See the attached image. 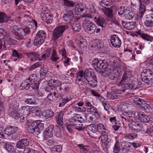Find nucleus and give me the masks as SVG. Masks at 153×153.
<instances>
[{
	"label": "nucleus",
	"mask_w": 153,
	"mask_h": 153,
	"mask_svg": "<svg viewBox=\"0 0 153 153\" xmlns=\"http://www.w3.org/2000/svg\"><path fill=\"white\" fill-rule=\"evenodd\" d=\"M28 25V26L27 25L23 29L20 28L16 25H13L12 26L11 31L16 39L20 40L22 39L24 36L30 33L32 30V26L31 24H29Z\"/></svg>",
	"instance_id": "f257e3e1"
},
{
	"label": "nucleus",
	"mask_w": 153,
	"mask_h": 153,
	"mask_svg": "<svg viewBox=\"0 0 153 153\" xmlns=\"http://www.w3.org/2000/svg\"><path fill=\"white\" fill-rule=\"evenodd\" d=\"M84 78L88 82V84L92 87L97 85V78L92 69H86L84 72Z\"/></svg>",
	"instance_id": "f03ea898"
},
{
	"label": "nucleus",
	"mask_w": 153,
	"mask_h": 153,
	"mask_svg": "<svg viewBox=\"0 0 153 153\" xmlns=\"http://www.w3.org/2000/svg\"><path fill=\"white\" fill-rule=\"evenodd\" d=\"M92 65L95 67V69L97 71V68L103 70L105 71H107L108 73H111V69L108 68V62L105 60L99 59L98 58L94 59L92 61Z\"/></svg>",
	"instance_id": "7ed1b4c3"
},
{
	"label": "nucleus",
	"mask_w": 153,
	"mask_h": 153,
	"mask_svg": "<svg viewBox=\"0 0 153 153\" xmlns=\"http://www.w3.org/2000/svg\"><path fill=\"white\" fill-rule=\"evenodd\" d=\"M82 27L85 31L89 34L94 33L96 29L95 25L91 21L87 19H85L83 21Z\"/></svg>",
	"instance_id": "20e7f679"
},
{
	"label": "nucleus",
	"mask_w": 153,
	"mask_h": 153,
	"mask_svg": "<svg viewBox=\"0 0 153 153\" xmlns=\"http://www.w3.org/2000/svg\"><path fill=\"white\" fill-rule=\"evenodd\" d=\"M46 36V33L44 30L39 31L36 33L34 41V45L37 46L42 44L44 42Z\"/></svg>",
	"instance_id": "39448f33"
},
{
	"label": "nucleus",
	"mask_w": 153,
	"mask_h": 153,
	"mask_svg": "<svg viewBox=\"0 0 153 153\" xmlns=\"http://www.w3.org/2000/svg\"><path fill=\"white\" fill-rule=\"evenodd\" d=\"M132 118L128 124L129 128L132 130H138L139 131L141 130L143 127L142 124L140 122L135 121L137 118L136 113Z\"/></svg>",
	"instance_id": "423d86ee"
},
{
	"label": "nucleus",
	"mask_w": 153,
	"mask_h": 153,
	"mask_svg": "<svg viewBox=\"0 0 153 153\" xmlns=\"http://www.w3.org/2000/svg\"><path fill=\"white\" fill-rule=\"evenodd\" d=\"M68 28L67 25L59 26L54 29L53 34L54 40L57 39L61 36L64 31Z\"/></svg>",
	"instance_id": "0eeeda50"
},
{
	"label": "nucleus",
	"mask_w": 153,
	"mask_h": 153,
	"mask_svg": "<svg viewBox=\"0 0 153 153\" xmlns=\"http://www.w3.org/2000/svg\"><path fill=\"white\" fill-rule=\"evenodd\" d=\"M54 126L53 124H50L44 131L43 137L44 140L47 138L51 137L53 135V131L54 130Z\"/></svg>",
	"instance_id": "6e6552de"
},
{
	"label": "nucleus",
	"mask_w": 153,
	"mask_h": 153,
	"mask_svg": "<svg viewBox=\"0 0 153 153\" xmlns=\"http://www.w3.org/2000/svg\"><path fill=\"white\" fill-rule=\"evenodd\" d=\"M110 40L112 45L115 48H120L122 43L121 41L117 35H112Z\"/></svg>",
	"instance_id": "1a4fd4ad"
},
{
	"label": "nucleus",
	"mask_w": 153,
	"mask_h": 153,
	"mask_svg": "<svg viewBox=\"0 0 153 153\" xmlns=\"http://www.w3.org/2000/svg\"><path fill=\"white\" fill-rule=\"evenodd\" d=\"M103 46L102 40L96 39L93 41L92 44L91 46L90 49L94 51H97L102 48Z\"/></svg>",
	"instance_id": "9d476101"
},
{
	"label": "nucleus",
	"mask_w": 153,
	"mask_h": 153,
	"mask_svg": "<svg viewBox=\"0 0 153 153\" xmlns=\"http://www.w3.org/2000/svg\"><path fill=\"white\" fill-rule=\"evenodd\" d=\"M29 140L26 138H24L19 140L16 144L17 148L19 149H24L26 148V147L29 145Z\"/></svg>",
	"instance_id": "9b49d317"
},
{
	"label": "nucleus",
	"mask_w": 153,
	"mask_h": 153,
	"mask_svg": "<svg viewBox=\"0 0 153 153\" xmlns=\"http://www.w3.org/2000/svg\"><path fill=\"white\" fill-rule=\"evenodd\" d=\"M64 21L67 23H71L74 18V14L73 11L68 10L67 11L66 13H64L62 16Z\"/></svg>",
	"instance_id": "f8f14e48"
},
{
	"label": "nucleus",
	"mask_w": 153,
	"mask_h": 153,
	"mask_svg": "<svg viewBox=\"0 0 153 153\" xmlns=\"http://www.w3.org/2000/svg\"><path fill=\"white\" fill-rule=\"evenodd\" d=\"M88 128L92 132L88 133L90 136L95 139L98 138L99 137L97 135V134L96 133L97 131V126L94 124H92L88 126Z\"/></svg>",
	"instance_id": "ddd939ff"
},
{
	"label": "nucleus",
	"mask_w": 153,
	"mask_h": 153,
	"mask_svg": "<svg viewBox=\"0 0 153 153\" xmlns=\"http://www.w3.org/2000/svg\"><path fill=\"white\" fill-rule=\"evenodd\" d=\"M42 20L47 24H50L53 22V17L49 13L45 11L42 14H41Z\"/></svg>",
	"instance_id": "4468645a"
},
{
	"label": "nucleus",
	"mask_w": 153,
	"mask_h": 153,
	"mask_svg": "<svg viewBox=\"0 0 153 153\" xmlns=\"http://www.w3.org/2000/svg\"><path fill=\"white\" fill-rule=\"evenodd\" d=\"M140 107L143 111L146 113H150L152 111V108L149 104L147 103L144 100L142 101Z\"/></svg>",
	"instance_id": "2eb2a0df"
},
{
	"label": "nucleus",
	"mask_w": 153,
	"mask_h": 153,
	"mask_svg": "<svg viewBox=\"0 0 153 153\" xmlns=\"http://www.w3.org/2000/svg\"><path fill=\"white\" fill-rule=\"evenodd\" d=\"M48 86L50 88V89H53L61 85V83L59 81L53 79L49 80L48 82Z\"/></svg>",
	"instance_id": "dca6fc26"
},
{
	"label": "nucleus",
	"mask_w": 153,
	"mask_h": 153,
	"mask_svg": "<svg viewBox=\"0 0 153 153\" xmlns=\"http://www.w3.org/2000/svg\"><path fill=\"white\" fill-rule=\"evenodd\" d=\"M69 122V123L71 124L73 126H76L78 127L76 128V129L79 130L81 131L82 126V124L81 123L79 122L77 119L75 118L70 119L68 121Z\"/></svg>",
	"instance_id": "f3484780"
},
{
	"label": "nucleus",
	"mask_w": 153,
	"mask_h": 153,
	"mask_svg": "<svg viewBox=\"0 0 153 153\" xmlns=\"http://www.w3.org/2000/svg\"><path fill=\"white\" fill-rule=\"evenodd\" d=\"M135 112L131 111L128 112H126L123 114L124 116H121L122 120L124 121V120L126 122H130L131 121L132 118H133V116L135 115Z\"/></svg>",
	"instance_id": "a211bd4d"
},
{
	"label": "nucleus",
	"mask_w": 153,
	"mask_h": 153,
	"mask_svg": "<svg viewBox=\"0 0 153 153\" xmlns=\"http://www.w3.org/2000/svg\"><path fill=\"white\" fill-rule=\"evenodd\" d=\"M30 112V108L29 106L21 107L18 110L19 114L20 115H27Z\"/></svg>",
	"instance_id": "6ab92c4d"
},
{
	"label": "nucleus",
	"mask_w": 153,
	"mask_h": 153,
	"mask_svg": "<svg viewBox=\"0 0 153 153\" xmlns=\"http://www.w3.org/2000/svg\"><path fill=\"white\" fill-rule=\"evenodd\" d=\"M19 128L16 126H8L4 130L5 134L10 136L16 131Z\"/></svg>",
	"instance_id": "aec40b11"
},
{
	"label": "nucleus",
	"mask_w": 153,
	"mask_h": 153,
	"mask_svg": "<svg viewBox=\"0 0 153 153\" xmlns=\"http://www.w3.org/2000/svg\"><path fill=\"white\" fill-rule=\"evenodd\" d=\"M26 55L28 57L31 58L30 61H33V59L35 61L38 60L39 61L42 60V59H41V58H40L39 54L37 52H30L27 53L26 54Z\"/></svg>",
	"instance_id": "412c9836"
},
{
	"label": "nucleus",
	"mask_w": 153,
	"mask_h": 153,
	"mask_svg": "<svg viewBox=\"0 0 153 153\" xmlns=\"http://www.w3.org/2000/svg\"><path fill=\"white\" fill-rule=\"evenodd\" d=\"M47 96L48 99L50 101H54L57 100L58 98L59 95L58 94V91L50 92Z\"/></svg>",
	"instance_id": "4be33fe9"
},
{
	"label": "nucleus",
	"mask_w": 153,
	"mask_h": 153,
	"mask_svg": "<svg viewBox=\"0 0 153 153\" xmlns=\"http://www.w3.org/2000/svg\"><path fill=\"white\" fill-rule=\"evenodd\" d=\"M86 9V4L84 3H78L75 5V11L78 14L80 12H82L84 10L85 11Z\"/></svg>",
	"instance_id": "5701e85b"
},
{
	"label": "nucleus",
	"mask_w": 153,
	"mask_h": 153,
	"mask_svg": "<svg viewBox=\"0 0 153 153\" xmlns=\"http://www.w3.org/2000/svg\"><path fill=\"white\" fill-rule=\"evenodd\" d=\"M136 33L137 34L141 36V37L145 40H147V41H150L151 42L153 40L152 37V36H150L145 33L144 32L141 30H140L136 31Z\"/></svg>",
	"instance_id": "b1692460"
},
{
	"label": "nucleus",
	"mask_w": 153,
	"mask_h": 153,
	"mask_svg": "<svg viewBox=\"0 0 153 153\" xmlns=\"http://www.w3.org/2000/svg\"><path fill=\"white\" fill-rule=\"evenodd\" d=\"M97 23L102 27H105L107 25L105 19L102 16H99L98 18L95 17L94 18Z\"/></svg>",
	"instance_id": "393cba45"
},
{
	"label": "nucleus",
	"mask_w": 153,
	"mask_h": 153,
	"mask_svg": "<svg viewBox=\"0 0 153 153\" xmlns=\"http://www.w3.org/2000/svg\"><path fill=\"white\" fill-rule=\"evenodd\" d=\"M136 115H138L139 120L143 123H148L150 121L149 117L143 114L139 113L138 114L137 112L136 113Z\"/></svg>",
	"instance_id": "a878e982"
},
{
	"label": "nucleus",
	"mask_w": 153,
	"mask_h": 153,
	"mask_svg": "<svg viewBox=\"0 0 153 153\" xmlns=\"http://www.w3.org/2000/svg\"><path fill=\"white\" fill-rule=\"evenodd\" d=\"M34 95H31L29 97L24 100V102L28 105H36L37 104Z\"/></svg>",
	"instance_id": "bb28decb"
},
{
	"label": "nucleus",
	"mask_w": 153,
	"mask_h": 153,
	"mask_svg": "<svg viewBox=\"0 0 153 153\" xmlns=\"http://www.w3.org/2000/svg\"><path fill=\"white\" fill-rule=\"evenodd\" d=\"M102 148L105 152L108 151V148L109 147L111 143V140L108 138L101 140Z\"/></svg>",
	"instance_id": "cd10ccee"
},
{
	"label": "nucleus",
	"mask_w": 153,
	"mask_h": 153,
	"mask_svg": "<svg viewBox=\"0 0 153 153\" xmlns=\"http://www.w3.org/2000/svg\"><path fill=\"white\" fill-rule=\"evenodd\" d=\"M1 145L9 152H12L13 149V146L10 143L2 142L1 143Z\"/></svg>",
	"instance_id": "c85d7f7f"
},
{
	"label": "nucleus",
	"mask_w": 153,
	"mask_h": 153,
	"mask_svg": "<svg viewBox=\"0 0 153 153\" xmlns=\"http://www.w3.org/2000/svg\"><path fill=\"white\" fill-rule=\"evenodd\" d=\"M102 11L104 14L108 17L113 19L114 16L113 14V10L111 8L105 7L102 9Z\"/></svg>",
	"instance_id": "c756f323"
},
{
	"label": "nucleus",
	"mask_w": 153,
	"mask_h": 153,
	"mask_svg": "<svg viewBox=\"0 0 153 153\" xmlns=\"http://www.w3.org/2000/svg\"><path fill=\"white\" fill-rule=\"evenodd\" d=\"M30 111L33 113H35L39 117H41L42 111L41 110V108L39 106H32Z\"/></svg>",
	"instance_id": "7c9ffc66"
},
{
	"label": "nucleus",
	"mask_w": 153,
	"mask_h": 153,
	"mask_svg": "<svg viewBox=\"0 0 153 153\" xmlns=\"http://www.w3.org/2000/svg\"><path fill=\"white\" fill-rule=\"evenodd\" d=\"M54 113L51 109L46 110L43 112H42L41 116L45 117L46 118L51 117L53 115Z\"/></svg>",
	"instance_id": "2f4dec72"
},
{
	"label": "nucleus",
	"mask_w": 153,
	"mask_h": 153,
	"mask_svg": "<svg viewBox=\"0 0 153 153\" xmlns=\"http://www.w3.org/2000/svg\"><path fill=\"white\" fill-rule=\"evenodd\" d=\"M37 126L36 128V132L39 135L44 128V124L42 123L41 120H37Z\"/></svg>",
	"instance_id": "473e14b6"
},
{
	"label": "nucleus",
	"mask_w": 153,
	"mask_h": 153,
	"mask_svg": "<svg viewBox=\"0 0 153 153\" xmlns=\"http://www.w3.org/2000/svg\"><path fill=\"white\" fill-rule=\"evenodd\" d=\"M10 19V17L7 15L4 12H0V22L3 23L6 22Z\"/></svg>",
	"instance_id": "72a5a7b5"
},
{
	"label": "nucleus",
	"mask_w": 153,
	"mask_h": 153,
	"mask_svg": "<svg viewBox=\"0 0 153 153\" xmlns=\"http://www.w3.org/2000/svg\"><path fill=\"white\" fill-rule=\"evenodd\" d=\"M27 79L23 81L21 83L20 86V87H22L21 89L23 90L26 89L27 90L30 87V83L29 82H27Z\"/></svg>",
	"instance_id": "f704fd0d"
},
{
	"label": "nucleus",
	"mask_w": 153,
	"mask_h": 153,
	"mask_svg": "<svg viewBox=\"0 0 153 153\" xmlns=\"http://www.w3.org/2000/svg\"><path fill=\"white\" fill-rule=\"evenodd\" d=\"M9 114L10 116L16 119H18L19 118V116L20 115L19 114V113H18L17 110L13 109L11 111H9Z\"/></svg>",
	"instance_id": "c9c22d12"
},
{
	"label": "nucleus",
	"mask_w": 153,
	"mask_h": 153,
	"mask_svg": "<svg viewBox=\"0 0 153 153\" xmlns=\"http://www.w3.org/2000/svg\"><path fill=\"white\" fill-rule=\"evenodd\" d=\"M62 150V145H57L52 148L51 151L52 153H59Z\"/></svg>",
	"instance_id": "e433bc0d"
},
{
	"label": "nucleus",
	"mask_w": 153,
	"mask_h": 153,
	"mask_svg": "<svg viewBox=\"0 0 153 153\" xmlns=\"http://www.w3.org/2000/svg\"><path fill=\"white\" fill-rule=\"evenodd\" d=\"M42 65L41 62H37L32 65L30 67L27 68V69L29 71H32L34 69L38 68Z\"/></svg>",
	"instance_id": "4c0bfd02"
},
{
	"label": "nucleus",
	"mask_w": 153,
	"mask_h": 153,
	"mask_svg": "<svg viewBox=\"0 0 153 153\" xmlns=\"http://www.w3.org/2000/svg\"><path fill=\"white\" fill-rule=\"evenodd\" d=\"M59 59V57L57 56L56 50L53 49L52 51L51 57L50 59L53 62H56Z\"/></svg>",
	"instance_id": "58836bf2"
},
{
	"label": "nucleus",
	"mask_w": 153,
	"mask_h": 153,
	"mask_svg": "<svg viewBox=\"0 0 153 153\" xmlns=\"http://www.w3.org/2000/svg\"><path fill=\"white\" fill-rule=\"evenodd\" d=\"M100 5L104 7L105 6H109L111 4L112 1L111 0H101L99 2Z\"/></svg>",
	"instance_id": "ea45409f"
},
{
	"label": "nucleus",
	"mask_w": 153,
	"mask_h": 153,
	"mask_svg": "<svg viewBox=\"0 0 153 153\" xmlns=\"http://www.w3.org/2000/svg\"><path fill=\"white\" fill-rule=\"evenodd\" d=\"M87 111L88 112L93 113L98 117L100 116L99 113L97 111V108L93 105L92 107H90V108H88Z\"/></svg>",
	"instance_id": "a19ab883"
},
{
	"label": "nucleus",
	"mask_w": 153,
	"mask_h": 153,
	"mask_svg": "<svg viewBox=\"0 0 153 153\" xmlns=\"http://www.w3.org/2000/svg\"><path fill=\"white\" fill-rule=\"evenodd\" d=\"M130 80L129 78L125 76H123L120 81V83L122 84L125 87L126 84L129 83V82Z\"/></svg>",
	"instance_id": "79ce46f5"
},
{
	"label": "nucleus",
	"mask_w": 153,
	"mask_h": 153,
	"mask_svg": "<svg viewBox=\"0 0 153 153\" xmlns=\"http://www.w3.org/2000/svg\"><path fill=\"white\" fill-rule=\"evenodd\" d=\"M63 4L64 6L68 7H73L75 5V3L73 1H69L68 0H63Z\"/></svg>",
	"instance_id": "37998d69"
},
{
	"label": "nucleus",
	"mask_w": 153,
	"mask_h": 153,
	"mask_svg": "<svg viewBox=\"0 0 153 153\" xmlns=\"http://www.w3.org/2000/svg\"><path fill=\"white\" fill-rule=\"evenodd\" d=\"M69 101L68 97H65L63 98H62L61 100L60 101L59 103L58 106L60 107H62L64 106L65 104Z\"/></svg>",
	"instance_id": "c03bdc74"
},
{
	"label": "nucleus",
	"mask_w": 153,
	"mask_h": 153,
	"mask_svg": "<svg viewBox=\"0 0 153 153\" xmlns=\"http://www.w3.org/2000/svg\"><path fill=\"white\" fill-rule=\"evenodd\" d=\"M12 55L13 56L16 57L19 59H20L22 57V54L20 53L19 51H18L15 49L12 51Z\"/></svg>",
	"instance_id": "a18cd8bd"
},
{
	"label": "nucleus",
	"mask_w": 153,
	"mask_h": 153,
	"mask_svg": "<svg viewBox=\"0 0 153 153\" xmlns=\"http://www.w3.org/2000/svg\"><path fill=\"white\" fill-rule=\"evenodd\" d=\"M120 150V144L118 141H117L113 147V152L114 153H118Z\"/></svg>",
	"instance_id": "49530a36"
},
{
	"label": "nucleus",
	"mask_w": 153,
	"mask_h": 153,
	"mask_svg": "<svg viewBox=\"0 0 153 153\" xmlns=\"http://www.w3.org/2000/svg\"><path fill=\"white\" fill-rule=\"evenodd\" d=\"M139 5H140L139 8L140 12H139L140 13V14H139V15H140L141 17H143L146 11V8L145 5L143 4H142V2H141V4H140Z\"/></svg>",
	"instance_id": "de8ad7c7"
},
{
	"label": "nucleus",
	"mask_w": 153,
	"mask_h": 153,
	"mask_svg": "<svg viewBox=\"0 0 153 153\" xmlns=\"http://www.w3.org/2000/svg\"><path fill=\"white\" fill-rule=\"evenodd\" d=\"M72 27L73 29L76 32H78L80 31L81 29V26L80 24L77 23L75 22L72 25Z\"/></svg>",
	"instance_id": "09e8293b"
},
{
	"label": "nucleus",
	"mask_w": 153,
	"mask_h": 153,
	"mask_svg": "<svg viewBox=\"0 0 153 153\" xmlns=\"http://www.w3.org/2000/svg\"><path fill=\"white\" fill-rule=\"evenodd\" d=\"M134 16V11L129 12L128 13H125L124 14V16L127 19H131Z\"/></svg>",
	"instance_id": "8fccbe9b"
},
{
	"label": "nucleus",
	"mask_w": 153,
	"mask_h": 153,
	"mask_svg": "<svg viewBox=\"0 0 153 153\" xmlns=\"http://www.w3.org/2000/svg\"><path fill=\"white\" fill-rule=\"evenodd\" d=\"M54 135L58 138L61 137V131L59 128L58 127H56L55 128L54 130Z\"/></svg>",
	"instance_id": "3c124183"
},
{
	"label": "nucleus",
	"mask_w": 153,
	"mask_h": 153,
	"mask_svg": "<svg viewBox=\"0 0 153 153\" xmlns=\"http://www.w3.org/2000/svg\"><path fill=\"white\" fill-rule=\"evenodd\" d=\"M97 131L99 132H102L106 130V128L102 123H99L97 126Z\"/></svg>",
	"instance_id": "603ef678"
},
{
	"label": "nucleus",
	"mask_w": 153,
	"mask_h": 153,
	"mask_svg": "<svg viewBox=\"0 0 153 153\" xmlns=\"http://www.w3.org/2000/svg\"><path fill=\"white\" fill-rule=\"evenodd\" d=\"M65 127L68 131L70 133H72L73 132V126L69 123V122L68 121V122L65 123Z\"/></svg>",
	"instance_id": "864d4df0"
},
{
	"label": "nucleus",
	"mask_w": 153,
	"mask_h": 153,
	"mask_svg": "<svg viewBox=\"0 0 153 153\" xmlns=\"http://www.w3.org/2000/svg\"><path fill=\"white\" fill-rule=\"evenodd\" d=\"M78 146L80 149V151L81 153H87L89 150L87 146H83V145L79 144Z\"/></svg>",
	"instance_id": "5fc2aeb1"
},
{
	"label": "nucleus",
	"mask_w": 153,
	"mask_h": 153,
	"mask_svg": "<svg viewBox=\"0 0 153 153\" xmlns=\"http://www.w3.org/2000/svg\"><path fill=\"white\" fill-rule=\"evenodd\" d=\"M37 77L35 74H32L30 75L29 77L27 79V80H29V82L32 83L35 82H37L36 81Z\"/></svg>",
	"instance_id": "6e6d98bb"
},
{
	"label": "nucleus",
	"mask_w": 153,
	"mask_h": 153,
	"mask_svg": "<svg viewBox=\"0 0 153 153\" xmlns=\"http://www.w3.org/2000/svg\"><path fill=\"white\" fill-rule=\"evenodd\" d=\"M27 130L28 132L30 134H33L36 136L38 135L37 132H36V128H35V127H33L32 126H29L28 127Z\"/></svg>",
	"instance_id": "4d7b16f0"
},
{
	"label": "nucleus",
	"mask_w": 153,
	"mask_h": 153,
	"mask_svg": "<svg viewBox=\"0 0 153 153\" xmlns=\"http://www.w3.org/2000/svg\"><path fill=\"white\" fill-rule=\"evenodd\" d=\"M137 134L132 133L130 134H128L125 136L126 139L129 140H133L137 137Z\"/></svg>",
	"instance_id": "13d9d810"
},
{
	"label": "nucleus",
	"mask_w": 153,
	"mask_h": 153,
	"mask_svg": "<svg viewBox=\"0 0 153 153\" xmlns=\"http://www.w3.org/2000/svg\"><path fill=\"white\" fill-rule=\"evenodd\" d=\"M30 87L33 89L38 90L39 85V83L38 81L30 82Z\"/></svg>",
	"instance_id": "bf43d9fd"
},
{
	"label": "nucleus",
	"mask_w": 153,
	"mask_h": 153,
	"mask_svg": "<svg viewBox=\"0 0 153 153\" xmlns=\"http://www.w3.org/2000/svg\"><path fill=\"white\" fill-rule=\"evenodd\" d=\"M136 22H128V24L127 25V27L126 29L128 30H132L134 28L136 27Z\"/></svg>",
	"instance_id": "052dcab7"
},
{
	"label": "nucleus",
	"mask_w": 153,
	"mask_h": 153,
	"mask_svg": "<svg viewBox=\"0 0 153 153\" xmlns=\"http://www.w3.org/2000/svg\"><path fill=\"white\" fill-rule=\"evenodd\" d=\"M7 35L6 31L2 28L0 29V41L2 42L1 41L3 39L5 36Z\"/></svg>",
	"instance_id": "680f3d73"
},
{
	"label": "nucleus",
	"mask_w": 153,
	"mask_h": 153,
	"mask_svg": "<svg viewBox=\"0 0 153 153\" xmlns=\"http://www.w3.org/2000/svg\"><path fill=\"white\" fill-rule=\"evenodd\" d=\"M143 100L141 99L139 97H137L135 98L133 100L134 102L139 107H140L141 104L142 103V101H143Z\"/></svg>",
	"instance_id": "e2e57ef3"
},
{
	"label": "nucleus",
	"mask_w": 153,
	"mask_h": 153,
	"mask_svg": "<svg viewBox=\"0 0 153 153\" xmlns=\"http://www.w3.org/2000/svg\"><path fill=\"white\" fill-rule=\"evenodd\" d=\"M75 115L76 116H75L76 117V118L79 122L81 123H82V122H84L86 120V117L85 116H84L83 117H82L79 116V114H76Z\"/></svg>",
	"instance_id": "0e129e2a"
},
{
	"label": "nucleus",
	"mask_w": 153,
	"mask_h": 153,
	"mask_svg": "<svg viewBox=\"0 0 153 153\" xmlns=\"http://www.w3.org/2000/svg\"><path fill=\"white\" fill-rule=\"evenodd\" d=\"M48 72V70L46 68L42 69L40 71V77L42 78L45 77Z\"/></svg>",
	"instance_id": "69168bd1"
},
{
	"label": "nucleus",
	"mask_w": 153,
	"mask_h": 153,
	"mask_svg": "<svg viewBox=\"0 0 153 153\" xmlns=\"http://www.w3.org/2000/svg\"><path fill=\"white\" fill-rule=\"evenodd\" d=\"M77 79L79 81L81 80V79L84 78V73L82 71H79L77 73Z\"/></svg>",
	"instance_id": "338daca9"
},
{
	"label": "nucleus",
	"mask_w": 153,
	"mask_h": 153,
	"mask_svg": "<svg viewBox=\"0 0 153 153\" xmlns=\"http://www.w3.org/2000/svg\"><path fill=\"white\" fill-rule=\"evenodd\" d=\"M6 42L8 44L10 45H16L17 43L16 40L10 38H8L6 40Z\"/></svg>",
	"instance_id": "774afa93"
}]
</instances>
